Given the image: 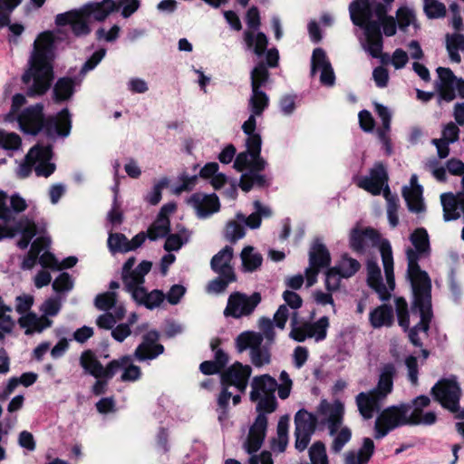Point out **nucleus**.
Instances as JSON below:
<instances>
[{
    "mask_svg": "<svg viewBox=\"0 0 464 464\" xmlns=\"http://www.w3.org/2000/svg\"><path fill=\"white\" fill-rule=\"evenodd\" d=\"M343 276L334 268H329L325 273V287L328 292L337 291L340 287L341 279Z\"/></svg>",
    "mask_w": 464,
    "mask_h": 464,
    "instance_id": "nucleus-58",
    "label": "nucleus"
},
{
    "mask_svg": "<svg viewBox=\"0 0 464 464\" xmlns=\"http://www.w3.org/2000/svg\"><path fill=\"white\" fill-rule=\"evenodd\" d=\"M369 321L373 328L390 327L394 322V314L392 306L382 304L371 311Z\"/></svg>",
    "mask_w": 464,
    "mask_h": 464,
    "instance_id": "nucleus-34",
    "label": "nucleus"
},
{
    "mask_svg": "<svg viewBox=\"0 0 464 464\" xmlns=\"http://www.w3.org/2000/svg\"><path fill=\"white\" fill-rule=\"evenodd\" d=\"M270 73L264 62H259L251 71V89H261L268 79Z\"/></svg>",
    "mask_w": 464,
    "mask_h": 464,
    "instance_id": "nucleus-46",
    "label": "nucleus"
},
{
    "mask_svg": "<svg viewBox=\"0 0 464 464\" xmlns=\"http://www.w3.org/2000/svg\"><path fill=\"white\" fill-rule=\"evenodd\" d=\"M401 195L405 203H424L423 187L419 184L417 174H412L409 184L402 187Z\"/></svg>",
    "mask_w": 464,
    "mask_h": 464,
    "instance_id": "nucleus-36",
    "label": "nucleus"
},
{
    "mask_svg": "<svg viewBox=\"0 0 464 464\" xmlns=\"http://www.w3.org/2000/svg\"><path fill=\"white\" fill-rule=\"evenodd\" d=\"M246 152L251 158H256L261 154L262 140L260 134L248 135L246 140Z\"/></svg>",
    "mask_w": 464,
    "mask_h": 464,
    "instance_id": "nucleus-61",
    "label": "nucleus"
},
{
    "mask_svg": "<svg viewBox=\"0 0 464 464\" xmlns=\"http://www.w3.org/2000/svg\"><path fill=\"white\" fill-rule=\"evenodd\" d=\"M244 226L252 229L259 227V216L257 214H251L248 217H246L242 213H237L236 220H230L227 222L225 229V237L231 243H236L246 235Z\"/></svg>",
    "mask_w": 464,
    "mask_h": 464,
    "instance_id": "nucleus-20",
    "label": "nucleus"
},
{
    "mask_svg": "<svg viewBox=\"0 0 464 464\" xmlns=\"http://www.w3.org/2000/svg\"><path fill=\"white\" fill-rule=\"evenodd\" d=\"M21 328H24L26 335H32L34 333H42L53 324V321L47 317H38L34 312H29L18 319Z\"/></svg>",
    "mask_w": 464,
    "mask_h": 464,
    "instance_id": "nucleus-29",
    "label": "nucleus"
},
{
    "mask_svg": "<svg viewBox=\"0 0 464 464\" xmlns=\"http://www.w3.org/2000/svg\"><path fill=\"white\" fill-rule=\"evenodd\" d=\"M186 293V287L182 285H173L170 289L168 291V293L165 295V299L170 304H178L181 298L184 296Z\"/></svg>",
    "mask_w": 464,
    "mask_h": 464,
    "instance_id": "nucleus-64",
    "label": "nucleus"
},
{
    "mask_svg": "<svg viewBox=\"0 0 464 464\" xmlns=\"http://www.w3.org/2000/svg\"><path fill=\"white\" fill-rule=\"evenodd\" d=\"M283 298L285 304H281L274 314L276 325L281 330L285 327L287 320L292 318V313L297 312L303 304L300 295L289 290L284 292Z\"/></svg>",
    "mask_w": 464,
    "mask_h": 464,
    "instance_id": "nucleus-21",
    "label": "nucleus"
},
{
    "mask_svg": "<svg viewBox=\"0 0 464 464\" xmlns=\"http://www.w3.org/2000/svg\"><path fill=\"white\" fill-rule=\"evenodd\" d=\"M74 81L72 78H59L53 88V101L56 104H61L69 101L74 94Z\"/></svg>",
    "mask_w": 464,
    "mask_h": 464,
    "instance_id": "nucleus-33",
    "label": "nucleus"
},
{
    "mask_svg": "<svg viewBox=\"0 0 464 464\" xmlns=\"http://www.w3.org/2000/svg\"><path fill=\"white\" fill-rule=\"evenodd\" d=\"M276 390L277 382L269 374L255 376L252 379L249 397L252 401L256 402V411L258 414L243 446L247 453L256 452L262 447L267 429L266 415L277 408L275 396Z\"/></svg>",
    "mask_w": 464,
    "mask_h": 464,
    "instance_id": "nucleus-1",
    "label": "nucleus"
},
{
    "mask_svg": "<svg viewBox=\"0 0 464 464\" xmlns=\"http://www.w3.org/2000/svg\"><path fill=\"white\" fill-rule=\"evenodd\" d=\"M108 246L112 253H127L129 249V239L124 234H110L108 237Z\"/></svg>",
    "mask_w": 464,
    "mask_h": 464,
    "instance_id": "nucleus-50",
    "label": "nucleus"
},
{
    "mask_svg": "<svg viewBox=\"0 0 464 464\" xmlns=\"http://www.w3.org/2000/svg\"><path fill=\"white\" fill-rule=\"evenodd\" d=\"M430 404L428 396L420 395L412 401L411 405L401 404L383 410L374 423V438L380 440L391 430L404 425H432L437 421L433 411H425Z\"/></svg>",
    "mask_w": 464,
    "mask_h": 464,
    "instance_id": "nucleus-2",
    "label": "nucleus"
},
{
    "mask_svg": "<svg viewBox=\"0 0 464 464\" xmlns=\"http://www.w3.org/2000/svg\"><path fill=\"white\" fill-rule=\"evenodd\" d=\"M317 418L305 410H300L295 416V432L309 433L314 432Z\"/></svg>",
    "mask_w": 464,
    "mask_h": 464,
    "instance_id": "nucleus-41",
    "label": "nucleus"
},
{
    "mask_svg": "<svg viewBox=\"0 0 464 464\" xmlns=\"http://www.w3.org/2000/svg\"><path fill=\"white\" fill-rule=\"evenodd\" d=\"M117 303V294L113 291H107L96 295L94 305L98 310L108 312L115 306Z\"/></svg>",
    "mask_w": 464,
    "mask_h": 464,
    "instance_id": "nucleus-49",
    "label": "nucleus"
},
{
    "mask_svg": "<svg viewBox=\"0 0 464 464\" xmlns=\"http://www.w3.org/2000/svg\"><path fill=\"white\" fill-rule=\"evenodd\" d=\"M331 264V256L325 246L315 239L309 251V266L305 269L306 285L312 286L317 279L321 268L328 267Z\"/></svg>",
    "mask_w": 464,
    "mask_h": 464,
    "instance_id": "nucleus-16",
    "label": "nucleus"
},
{
    "mask_svg": "<svg viewBox=\"0 0 464 464\" xmlns=\"http://www.w3.org/2000/svg\"><path fill=\"white\" fill-rule=\"evenodd\" d=\"M53 79V68L45 51L37 50L32 57L31 68L22 76L24 84H29L32 81L26 95L30 98L44 95L51 88Z\"/></svg>",
    "mask_w": 464,
    "mask_h": 464,
    "instance_id": "nucleus-10",
    "label": "nucleus"
},
{
    "mask_svg": "<svg viewBox=\"0 0 464 464\" xmlns=\"http://www.w3.org/2000/svg\"><path fill=\"white\" fill-rule=\"evenodd\" d=\"M53 147L52 145H40L36 144L32 147L25 156L26 165L24 168H26V171L29 172L31 169L38 162L50 161L53 158Z\"/></svg>",
    "mask_w": 464,
    "mask_h": 464,
    "instance_id": "nucleus-35",
    "label": "nucleus"
},
{
    "mask_svg": "<svg viewBox=\"0 0 464 464\" xmlns=\"http://www.w3.org/2000/svg\"><path fill=\"white\" fill-rule=\"evenodd\" d=\"M213 359L205 361V374L220 373L228 362V354L221 347V340L213 338L209 342Z\"/></svg>",
    "mask_w": 464,
    "mask_h": 464,
    "instance_id": "nucleus-25",
    "label": "nucleus"
},
{
    "mask_svg": "<svg viewBox=\"0 0 464 464\" xmlns=\"http://www.w3.org/2000/svg\"><path fill=\"white\" fill-rule=\"evenodd\" d=\"M118 5L113 0H103L102 2H93L82 6L85 15L92 16L99 22L104 21L110 14L118 9Z\"/></svg>",
    "mask_w": 464,
    "mask_h": 464,
    "instance_id": "nucleus-31",
    "label": "nucleus"
},
{
    "mask_svg": "<svg viewBox=\"0 0 464 464\" xmlns=\"http://www.w3.org/2000/svg\"><path fill=\"white\" fill-rule=\"evenodd\" d=\"M281 383H277L278 396L282 400H285L289 397L293 382L289 374L285 371H282L279 376Z\"/></svg>",
    "mask_w": 464,
    "mask_h": 464,
    "instance_id": "nucleus-59",
    "label": "nucleus"
},
{
    "mask_svg": "<svg viewBox=\"0 0 464 464\" xmlns=\"http://www.w3.org/2000/svg\"><path fill=\"white\" fill-rule=\"evenodd\" d=\"M121 279L124 289L131 295V297L136 289L143 287L144 279L140 278V275L135 268L130 271H121Z\"/></svg>",
    "mask_w": 464,
    "mask_h": 464,
    "instance_id": "nucleus-47",
    "label": "nucleus"
},
{
    "mask_svg": "<svg viewBox=\"0 0 464 464\" xmlns=\"http://www.w3.org/2000/svg\"><path fill=\"white\" fill-rule=\"evenodd\" d=\"M251 374L252 368L239 362L220 372L222 390L218 397V404L223 411L227 408L230 399L235 406L240 403L241 394L246 392Z\"/></svg>",
    "mask_w": 464,
    "mask_h": 464,
    "instance_id": "nucleus-7",
    "label": "nucleus"
},
{
    "mask_svg": "<svg viewBox=\"0 0 464 464\" xmlns=\"http://www.w3.org/2000/svg\"><path fill=\"white\" fill-rule=\"evenodd\" d=\"M311 63L313 72L317 69H323L326 67L327 64H331L326 56V53L320 47L314 50Z\"/></svg>",
    "mask_w": 464,
    "mask_h": 464,
    "instance_id": "nucleus-62",
    "label": "nucleus"
},
{
    "mask_svg": "<svg viewBox=\"0 0 464 464\" xmlns=\"http://www.w3.org/2000/svg\"><path fill=\"white\" fill-rule=\"evenodd\" d=\"M411 246L405 250L407 258V276L412 291H431V281L428 273L421 270L419 261L429 258L431 253L430 237L423 227L416 228L410 235Z\"/></svg>",
    "mask_w": 464,
    "mask_h": 464,
    "instance_id": "nucleus-5",
    "label": "nucleus"
},
{
    "mask_svg": "<svg viewBox=\"0 0 464 464\" xmlns=\"http://www.w3.org/2000/svg\"><path fill=\"white\" fill-rule=\"evenodd\" d=\"M62 309V303L57 297H50L46 299L40 306V311L44 317H53L59 314Z\"/></svg>",
    "mask_w": 464,
    "mask_h": 464,
    "instance_id": "nucleus-54",
    "label": "nucleus"
},
{
    "mask_svg": "<svg viewBox=\"0 0 464 464\" xmlns=\"http://www.w3.org/2000/svg\"><path fill=\"white\" fill-rule=\"evenodd\" d=\"M22 144L20 136L14 132L0 131V147L5 150H18Z\"/></svg>",
    "mask_w": 464,
    "mask_h": 464,
    "instance_id": "nucleus-55",
    "label": "nucleus"
},
{
    "mask_svg": "<svg viewBox=\"0 0 464 464\" xmlns=\"http://www.w3.org/2000/svg\"><path fill=\"white\" fill-rule=\"evenodd\" d=\"M198 177L203 178V168H200L198 175L193 176H189L184 171L179 176L177 184H173L168 177H162L154 184L151 191L146 196V200L148 203H160L164 188L168 189L171 195L189 192L197 185Z\"/></svg>",
    "mask_w": 464,
    "mask_h": 464,
    "instance_id": "nucleus-12",
    "label": "nucleus"
},
{
    "mask_svg": "<svg viewBox=\"0 0 464 464\" xmlns=\"http://www.w3.org/2000/svg\"><path fill=\"white\" fill-rule=\"evenodd\" d=\"M51 239L48 237H40L34 240L31 245V250L24 258L22 268L31 269L37 262L38 255L44 248L49 247Z\"/></svg>",
    "mask_w": 464,
    "mask_h": 464,
    "instance_id": "nucleus-37",
    "label": "nucleus"
},
{
    "mask_svg": "<svg viewBox=\"0 0 464 464\" xmlns=\"http://www.w3.org/2000/svg\"><path fill=\"white\" fill-rule=\"evenodd\" d=\"M176 209L177 205H162V208H160V211L153 223L160 227H165V230L169 232L170 221L168 217V214L175 212Z\"/></svg>",
    "mask_w": 464,
    "mask_h": 464,
    "instance_id": "nucleus-56",
    "label": "nucleus"
},
{
    "mask_svg": "<svg viewBox=\"0 0 464 464\" xmlns=\"http://www.w3.org/2000/svg\"><path fill=\"white\" fill-rule=\"evenodd\" d=\"M245 41L248 47H252L254 45V53L257 56L265 54L268 44V39L264 33L259 32L255 36L253 33L246 31L245 32Z\"/></svg>",
    "mask_w": 464,
    "mask_h": 464,
    "instance_id": "nucleus-45",
    "label": "nucleus"
},
{
    "mask_svg": "<svg viewBox=\"0 0 464 464\" xmlns=\"http://www.w3.org/2000/svg\"><path fill=\"white\" fill-rule=\"evenodd\" d=\"M350 15L353 23L363 28L366 31V27L370 22H375L372 19V10L370 2L359 3L353 1L349 5Z\"/></svg>",
    "mask_w": 464,
    "mask_h": 464,
    "instance_id": "nucleus-30",
    "label": "nucleus"
},
{
    "mask_svg": "<svg viewBox=\"0 0 464 464\" xmlns=\"http://www.w3.org/2000/svg\"><path fill=\"white\" fill-rule=\"evenodd\" d=\"M432 394L440 403L451 411H458L460 388L456 381L442 380L432 388Z\"/></svg>",
    "mask_w": 464,
    "mask_h": 464,
    "instance_id": "nucleus-18",
    "label": "nucleus"
},
{
    "mask_svg": "<svg viewBox=\"0 0 464 464\" xmlns=\"http://www.w3.org/2000/svg\"><path fill=\"white\" fill-rule=\"evenodd\" d=\"M234 248L231 246H225L210 260V268L217 275L237 276L232 260Z\"/></svg>",
    "mask_w": 464,
    "mask_h": 464,
    "instance_id": "nucleus-24",
    "label": "nucleus"
},
{
    "mask_svg": "<svg viewBox=\"0 0 464 464\" xmlns=\"http://www.w3.org/2000/svg\"><path fill=\"white\" fill-rule=\"evenodd\" d=\"M44 104L39 102L26 107L17 118L21 130L36 136L44 131L49 139L56 136L68 137L72 130V115L68 108L62 109L55 115L45 117Z\"/></svg>",
    "mask_w": 464,
    "mask_h": 464,
    "instance_id": "nucleus-3",
    "label": "nucleus"
},
{
    "mask_svg": "<svg viewBox=\"0 0 464 464\" xmlns=\"http://www.w3.org/2000/svg\"><path fill=\"white\" fill-rule=\"evenodd\" d=\"M374 443L370 438L362 440L358 451L350 450L344 455V464H367L374 453Z\"/></svg>",
    "mask_w": 464,
    "mask_h": 464,
    "instance_id": "nucleus-32",
    "label": "nucleus"
},
{
    "mask_svg": "<svg viewBox=\"0 0 464 464\" xmlns=\"http://www.w3.org/2000/svg\"><path fill=\"white\" fill-rule=\"evenodd\" d=\"M133 300L140 305H143L149 310H153L161 305L165 300V294L162 290L154 289L148 292L143 286L133 292Z\"/></svg>",
    "mask_w": 464,
    "mask_h": 464,
    "instance_id": "nucleus-28",
    "label": "nucleus"
},
{
    "mask_svg": "<svg viewBox=\"0 0 464 464\" xmlns=\"http://www.w3.org/2000/svg\"><path fill=\"white\" fill-rule=\"evenodd\" d=\"M379 249L384 268L385 283L379 266L372 260H369L367 263V282L369 286L378 294L381 300H388L395 287L392 251L387 240L381 242Z\"/></svg>",
    "mask_w": 464,
    "mask_h": 464,
    "instance_id": "nucleus-9",
    "label": "nucleus"
},
{
    "mask_svg": "<svg viewBox=\"0 0 464 464\" xmlns=\"http://www.w3.org/2000/svg\"><path fill=\"white\" fill-rule=\"evenodd\" d=\"M122 356L119 359L111 360L105 367L102 366L101 378H104L108 381L111 380L119 370L122 369Z\"/></svg>",
    "mask_w": 464,
    "mask_h": 464,
    "instance_id": "nucleus-63",
    "label": "nucleus"
},
{
    "mask_svg": "<svg viewBox=\"0 0 464 464\" xmlns=\"http://www.w3.org/2000/svg\"><path fill=\"white\" fill-rule=\"evenodd\" d=\"M395 367L385 364L381 371L378 384L369 392H362L355 396V404L363 420H371L381 410L382 404L393 388Z\"/></svg>",
    "mask_w": 464,
    "mask_h": 464,
    "instance_id": "nucleus-8",
    "label": "nucleus"
},
{
    "mask_svg": "<svg viewBox=\"0 0 464 464\" xmlns=\"http://www.w3.org/2000/svg\"><path fill=\"white\" fill-rule=\"evenodd\" d=\"M368 52L373 58H382V63L389 59L388 54H382L383 39L382 31H379V24L370 22L364 31Z\"/></svg>",
    "mask_w": 464,
    "mask_h": 464,
    "instance_id": "nucleus-26",
    "label": "nucleus"
},
{
    "mask_svg": "<svg viewBox=\"0 0 464 464\" xmlns=\"http://www.w3.org/2000/svg\"><path fill=\"white\" fill-rule=\"evenodd\" d=\"M414 295L413 306L411 314L405 299H395L396 314L399 325L405 331L409 329L411 319L417 321L409 332V338L415 346H421V341L418 336L419 332L427 333L431 318V291H412Z\"/></svg>",
    "mask_w": 464,
    "mask_h": 464,
    "instance_id": "nucleus-4",
    "label": "nucleus"
},
{
    "mask_svg": "<svg viewBox=\"0 0 464 464\" xmlns=\"http://www.w3.org/2000/svg\"><path fill=\"white\" fill-rule=\"evenodd\" d=\"M90 18L85 15L82 7L79 10H71L59 14L55 17V24L58 26L70 25L74 36L82 37L91 34L89 25Z\"/></svg>",
    "mask_w": 464,
    "mask_h": 464,
    "instance_id": "nucleus-19",
    "label": "nucleus"
},
{
    "mask_svg": "<svg viewBox=\"0 0 464 464\" xmlns=\"http://www.w3.org/2000/svg\"><path fill=\"white\" fill-rule=\"evenodd\" d=\"M317 413L320 423L327 428L329 435L333 438L331 450L334 453H340L353 436L351 428L343 424L344 404L341 401L330 403L323 400L318 406Z\"/></svg>",
    "mask_w": 464,
    "mask_h": 464,
    "instance_id": "nucleus-6",
    "label": "nucleus"
},
{
    "mask_svg": "<svg viewBox=\"0 0 464 464\" xmlns=\"http://www.w3.org/2000/svg\"><path fill=\"white\" fill-rule=\"evenodd\" d=\"M240 258L242 261V269L244 272H254L262 265V256L255 251L251 246H245L241 253Z\"/></svg>",
    "mask_w": 464,
    "mask_h": 464,
    "instance_id": "nucleus-39",
    "label": "nucleus"
},
{
    "mask_svg": "<svg viewBox=\"0 0 464 464\" xmlns=\"http://www.w3.org/2000/svg\"><path fill=\"white\" fill-rule=\"evenodd\" d=\"M289 417L282 416L277 423V435L272 440L271 448L275 451L284 452L288 444Z\"/></svg>",
    "mask_w": 464,
    "mask_h": 464,
    "instance_id": "nucleus-40",
    "label": "nucleus"
},
{
    "mask_svg": "<svg viewBox=\"0 0 464 464\" xmlns=\"http://www.w3.org/2000/svg\"><path fill=\"white\" fill-rule=\"evenodd\" d=\"M163 335L168 338H174L183 333V326L173 318H166L162 326Z\"/></svg>",
    "mask_w": 464,
    "mask_h": 464,
    "instance_id": "nucleus-57",
    "label": "nucleus"
},
{
    "mask_svg": "<svg viewBox=\"0 0 464 464\" xmlns=\"http://www.w3.org/2000/svg\"><path fill=\"white\" fill-rule=\"evenodd\" d=\"M237 348L238 352L249 350L251 362L257 368L266 365L270 362V352L267 344H263V337L256 332H244L240 334L237 340Z\"/></svg>",
    "mask_w": 464,
    "mask_h": 464,
    "instance_id": "nucleus-13",
    "label": "nucleus"
},
{
    "mask_svg": "<svg viewBox=\"0 0 464 464\" xmlns=\"http://www.w3.org/2000/svg\"><path fill=\"white\" fill-rule=\"evenodd\" d=\"M34 296L31 295H18L15 298V311L21 314V316H24L30 312L32 306L34 305Z\"/></svg>",
    "mask_w": 464,
    "mask_h": 464,
    "instance_id": "nucleus-60",
    "label": "nucleus"
},
{
    "mask_svg": "<svg viewBox=\"0 0 464 464\" xmlns=\"http://www.w3.org/2000/svg\"><path fill=\"white\" fill-rule=\"evenodd\" d=\"M28 205H6L5 210L0 214V226L5 237H13L19 233L21 238L17 242L20 249H26L36 235L35 224L33 218L23 217L18 220L15 216L24 212Z\"/></svg>",
    "mask_w": 464,
    "mask_h": 464,
    "instance_id": "nucleus-11",
    "label": "nucleus"
},
{
    "mask_svg": "<svg viewBox=\"0 0 464 464\" xmlns=\"http://www.w3.org/2000/svg\"><path fill=\"white\" fill-rule=\"evenodd\" d=\"M424 10L429 18H440L446 14L444 4L437 0H424Z\"/></svg>",
    "mask_w": 464,
    "mask_h": 464,
    "instance_id": "nucleus-53",
    "label": "nucleus"
},
{
    "mask_svg": "<svg viewBox=\"0 0 464 464\" xmlns=\"http://www.w3.org/2000/svg\"><path fill=\"white\" fill-rule=\"evenodd\" d=\"M387 181L388 174L386 169L382 164L379 163L372 169L369 177H364L359 181V187L372 195H380Z\"/></svg>",
    "mask_w": 464,
    "mask_h": 464,
    "instance_id": "nucleus-22",
    "label": "nucleus"
},
{
    "mask_svg": "<svg viewBox=\"0 0 464 464\" xmlns=\"http://www.w3.org/2000/svg\"><path fill=\"white\" fill-rule=\"evenodd\" d=\"M73 287V279L67 272H62L53 282V290L58 293H67Z\"/></svg>",
    "mask_w": 464,
    "mask_h": 464,
    "instance_id": "nucleus-52",
    "label": "nucleus"
},
{
    "mask_svg": "<svg viewBox=\"0 0 464 464\" xmlns=\"http://www.w3.org/2000/svg\"><path fill=\"white\" fill-rule=\"evenodd\" d=\"M380 236L372 228H353L350 235V246L356 252H363L366 249L379 244Z\"/></svg>",
    "mask_w": 464,
    "mask_h": 464,
    "instance_id": "nucleus-23",
    "label": "nucleus"
},
{
    "mask_svg": "<svg viewBox=\"0 0 464 464\" xmlns=\"http://www.w3.org/2000/svg\"><path fill=\"white\" fill-rule=\"evenodd\" d=\"M133 354L122 356V374L121 380L122 382H136L141 377V370L139 366L133 364Z\"/></svg>",
    "mask_w": 464,
    "mask_h": 464,
    "instance_id": "nucleus-44",
    "label": "nucleus"
},
{
    "mask_svg": "<svg viewBox=\"0 0 464 464\" xmlns=\"http://www.w3.org/2000/svg\"><path fill=\"white\" fill-rule=\"evenodd\" d=\"M261 302V295L257 292L247 295L241 292H233L227 298V306L224 310L226 317L239 319L249 316Z\"/></svg>",
    "mask_w": 464,
    "mask_h": 464,
    "instance_id": "nucleus-15",
    "label": "nucleus"
},
{
    "mask_svg": "<svg viewBox=\"0 0 464 464\" xmlns=\"http://www.w3.org/2000/svg\"><path fill=\"white\" fill-rule=\"evenodd\" d=\"M360 263L352 257L343 256L339 263L334 266L343 278L353 276L360 268Z\"/></svg>",
    "mask_w": 464,
    "mask_h": 464,
    "instance_id": "nucleus-48",
    "label": "nucleus"
},
{
    "mask_svg": "<svg viewBox=\"0 0 464 464\" xmlns=\"http://www.w3.org/2000/svg\"><path fill=\"white\" fill-rule=\"evenodd\" d=\"M258 325L262 332L259 334L262 335L263 339L265 338L266 340V344H272L276 339L275 326L276 325L275 320H271L266 317H262L259 319Z\"/></svg>",
    "mask_w": 464,
    "mask_h": 464,
    "instance_id": "nucleus-51",
    "label": "nucleus"
},
{
    "mask_svg": "<svg viewBox=\"0 0 464 464\" xmlns=\"http://www.w3.org/2000/svg\"><path fill=\"white\" fill-rule=\"evenodd\" d=\"M440 82L437 84V91L441 100L451 102L456 98L455 82L457 77L450 68L439 67L437 69Z\"/></svg>",
    "mask_w": 464,
    "mask_h": 464,
    "instance_id": "nucleus-27",
    "label": "nucleus"
},
{
    "mask_svg": "<svg viewBox=\"0 0 464 464\" xmlns=\"http://www.w3.org/2000/svg\"><path fill=\"white\" fill-rule=\"evenodd\" d=\"M160 334L156 329L145 333L133 353L134 359L138 362H150L164 353L165 347L160 343Z\"/></svg>",
    "mask_w": 464,
    "mask_h": 464,
    "instance_id": "nucleus-17",
    "label": "nucleus"
},
{
    "mask_svg": "<svg viewBox=\"0 0 464 464\" xmlns=\"http://www.w3.org/2000/svg\"><path fill=\"white\" fill-rule=\"evenodd\" d=\"M80 365L85 372L94 378H101L102 364L97 359L92 350L87 349L82 353L80 356Z\"/></svg>",
    "mask_w": 464,
    "mask_h": 464,
    "instance_id": "nucleus-38",
    "label": "nucleus"
},
{
    "mask_svg": "<svg viewBox=\"0 0 464 464\" xmlns=\"http://www.w3.org/2000/svg\"><path fill=\"white\" fill-rule=\"evenodd\" d=\"M328 327L327 316H323L314 323H300L298 312H293L289 337L299 343L304 342L307 338H314L316 342L323 341L326 337Z\"/></svg>",
    "mask_w": 464,
    "mask_h": 464,
    "instance_id": "nucleus-14",
    "label": "nucleus"
},
{
    "mask_svg": "<svg viewBox=\"0 0 464 464\" xmlns=\"http://www.w3.org/2000/svg\"><path fill=\"white\" fill-rule=\"evenodd\" d=\"M269 106V97L261 89H252V94L249 99L250 111L254 115L260 116Z\"/></svg>",
    "mask_w": 464,
    "mask_h": 464,
    "instance_id": "nucleus-43",
    "label": "nucleus"
},
{
    "mask_svg": "<svg viewBox=\"0 0 464 464\" xmlns=\"http://www.w3.org/2000/svg\"><path fill=\"white\" fill-rule=\"evenodd\" d=\"M237 280V276L218 275L216 278L208 283L206 291L208 295H222L227 291L228 285L235 283Z\"/></svg>",
    "mask_w": 464,
    "mask_h": 464,
    "instance_id": "nucleus-42",
    "label": "nucleus"
}]
</instances>
